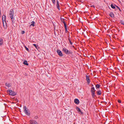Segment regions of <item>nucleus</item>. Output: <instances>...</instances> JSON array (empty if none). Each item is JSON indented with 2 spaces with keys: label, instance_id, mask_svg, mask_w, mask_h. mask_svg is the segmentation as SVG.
<instances>
[{
  "label": "nucleus",
  "instance_id": "15",
  "mask_svg": "<svg viewBox=\"0 0 124 124\" xmlns=\"http://www.w3.org/2000/svg\"><path fill=\"white\" fill-rule=\"evenodd\" d=\"M14 14V11L13 9H12L10 11L9 14Z\"/></svg>",
  "mask_w": 124,
  "mask_h": 124
},
{
  "label": "nucleus",
  "instance_id": "17",
  "mask_svg": "<svg viewBox=\"0 0 124 124\" xmlns=\"http://www.w3.org/2000/svg\"><path fill=\"white\" fill-rule=\"evenodd\" d=\"M5 85L7 87H9L11 86V84L8 83H6L5 84Z\"/></svg>",
  "mask_w": 124,
  "mask_h": 124
},
{
  "label": "nucleus",
  "instance_id": "20",
  "mask_svg": "<svg viewBox=\"0 0 124 124\" xmlns=\"http://www.w3.org/2000/svg\"><path fill=\"white\" fill-rule=\"evenodd\" d=\"M91 94L93 98H94L96 96L95 95V93H92Z\"/></svg>",
  "mask_w": 124,
  "mask_h": 124
},
{
  "label": "nucleus",
  "instance_id": "24",
  "mask_svg": "<svg viewBox=\"0 0 124 124\" xmlns=\"http://www.w3.org/2000/svg\"><path fill=\"white\" fill-rule=\"evenodd\" d=\"M117 9H118L120 11H122V8H116Z\"/></svg>",
  "mask_w": 124,
  "mask_h": 124
},
{
  "label": "nucleus",
  "instance_id": "38",
  "mask_svg": "<svg viewBox=\"0 0 124 124\" xmlns=\"http://www.w3.org/2000/svg\"><path fill=\"white\" fill-rule=\"evenodd\" d=\"M27 110H28V109H26V110H24V112H26V111H27Z\"/></svg>",
  "mask_w": 124,
  "mask_h": 124
},
{
  "label": "nucleus",
  "instance_id": "14",
  "mask_svg": "<svg viewBox=\"0 0 124 124\" xmlns=\"http://www.w3.org/2000/svg\"><path fill=\"white\" fill-rule=\"evenodd\" d=\"M2 21H6V16L5 15H3L2 16Z\"/></svg>",
  "mask_w": 124,
  "mask_h": 124
},
{
  "label": "nucleus",
  "instance_id": "29",
  "mask_svg": "<svg viewBox=\"0 0 124 124\" xmlns=\"http://www.w3.org/2000/svg\"><path fill=\"white\" fill-rule=\"evenodd\" d=\"M65 32L66 33H67V32H68L67 30V28H66L65 29Z\"/></svg>",
  "mask_w": 124,
  "mask_h": 124
},
{
  "label": "nucleus",
  "instance_id": "30",
  "mask_svg": "<svg viewBox=\"0 0 124 124\" xmlns=\"http://www.w3.org/2000/svg\"><path fill=\"white\" fill-rule=\"evenodd\" d=\"M38 118L37 116H36L34 117V118L35 119H37Z\"/></svg>",
  "mask_w": 124,
  "mask_h": 124
},
{
  "label": "nucleus",
  "instance_id": "34",
  "mask_svg": "<svg viewBox=\"0 0 124 124\" xmlns=\"http://www.w3.org/2000/svg\"><path fill=\"white\" fill-rule=\"evenodd\" d=\"M52 1L53 3H54L55 2V0H52Z\"/></svg>",
  "mask_w": 124,
  "mask_h": 124
},
{
  "label": "nucleus",
  "instance_id": "26",
  "mask_svg": "<svg viewBox=\"0 0 124 124\" xmlns=\"http://www.w3.org/2000/svg\"><path fill=\"white\" fill-rule=\"evenodd\" d=\"M121 23L123 24V25H124V21H121Z\"/></svg>",
  "mask_w": 124,
  "mask_h": 124
},
{
  "label": "nucleus",
  "instance_id": "41",
  "mask_svg": "<svg viewBox=\"0 0 124 124\" xmlns=\"http://www.w3.org/2000/svg\"><path fill=\"white\" fill-rule=\"evenodd\" d=\"M64 26L66 25V23H64Z\"/></svg>",
  "mask_w": 124,
  "mask_h": 124
},
{
  "label": "nucleus",
  "instance_id": "28",
  "mask_svg": "<svg viewBox=\"0 0 124 124\" xmlns=\"http://www.w3.org/2000/svg\"><path fill=\"white\" fill-rule=\"evenodd\" d=\"M26 109H27V108H26V106H24L23 107L24 110H26Z\"/></svg>",
  "mask_w": 124,
  "mask_h": 124
},
{
  "label": "nucleus",
  "instance_id": "36",
  "mask_svg": "<svg viewBox=\"0 0 124 124\" xmlns=\"http://www.w3.org/2000/svg\"><path fill=\"white\" fill-rule=\"evenodd\" d=\"M63 23L64 24V23H66L65 21H63Z\"/></svg>",
  "mask_w": 124,
  "mask_h": 124
},
{
  "label": "nucleus",
  "instance_id": "9",
  "mask_svg": "<svg viewBox=\"0 0 124 124\" xmlns=\"http://www.w3.org/2000/svg\"><path fill=\"white\" fill-rule=\"evenodd\" d=\"M76 109L79 112H80L82 114H83V112L78 107H77L76 108Z\"/></svg>",
  "mask_w": 124,
  "mask_h": 124
},
{
  "label": "nucleus",
  "instance_id": "5",
  "mask_svg": "<svg viewBox=\"0 0 124 124\" xmlns=\"http://www.w3.org/2000/svg\"><path fill=\"white\" fill-rule=\"evenodd\" d=\"M57 52L58 55L61 56H62L63 55L61 51L60 50L58 49L57 50Z\"/></svg>",
  "mask_w": 124,
  "mask_h": 124
},
{
  "label": "nucleus",
  "instance_id": "8",
  "mask_svg": "<svg viewBox=\"0 0 124 124\" xmlns=\"http://www.w3.org/2000/svg\"><path fill=\"white\" fill-rule=\"evenodd\" d=\"M74 102L77 104H78L79 103V100L77 99H75L74 100Z\"/></svg>",
  "mask_w": 124,
  "mask_h": 124
},
{
  "label": "nucleus",
  "instance_id": "25",
  "mask_svg": "<svg viewBox=\"0 0 124 124\" xmlns=\"http://www.w3.org/2000/svg\"><path fill=\"white\" fill-rule=\"evenodd\" d=\"M57 8H59V4L58 1H57Z\"/></svg>",
  "mask_w": 124,
  "mask_h": 124
},
{
  "label": "nucleus",
  "instance_id": "13",
  "mask_svg": "<svg viewBox=\"0 0 124 124\" xmlns=\"http://www.w3.org/2000/svg\"><path fill=\"white\" fill-rule=\"evenodd\" d=\"M96 93H97V95H101V91L100 90L97 91H96Z\"/></svg>",
  "mask_w": 124,
  "mask_h": 124
},
{
  "label": "nucleus",
  "instance_id": "21",
  "mask_svg": "<svg viewBox=\"0 0 124 124\" xmlns=\"http://www.w3.org/2000/svg\"><path fill=\"white\" fill-rule=\"evenodd\" d=\"M95 86L96 89L99 88L100 86V85L98 84H97Z\"/></svg>",
  "mask_w": 124,
  "mask_h": 124
},
{
  "label": "nucleus",
  "instance_id": "10",
  "mask_svg": "<svg viewBox=\"0 0 124 124\" xmlns=\"http://www.w3.org/2000/svg\"><path fill=\"white\" fill-rule=\"evenodd\" d=\"M95 89L94 87H93L91 88V92L92 93H95Z\"/></svg>",
  "mask_w": 124,
  "mask_h": 124
},
{
  "label": "nucleus",
  "instance_id": "12",
  "mask_svg": "<svg viewBox=\"0 0 124 124\" xmlns=\"http://www.w3.org/2000/svg\"><path fill=\"white\" fill-rule=\"evenodd\" d=\"M3 39L0 37V46L3 44Z\"/></svg>",
  "mask_w": 124,
  "mask_h": 124
},
{
  "label": "nucleus",
  "instance_id": "32",
  "mask_svg": "<svg viewBox=\"0 0 124 124\" xmlns=\"http://www.w3.org/2000/svg\"><path fill=\"white\" fill-rule=\"evenodd\" d=\"M118 102L119 103H121V101L120 100H118Z\"/></svg>",
  "mask_w": 124,
  "mask_h": 124
},
{
  "label": "nucleus",
  "instance_id": "2",
  "mask_svg": "<svg viewBox=\"0 0 124 124\" xmlns=\"http://www.w3.org/2000/svg\"><path fill=\"white\" fill-rule=\"evenodd\" d=\"M8 93L9 92V94L12 96H14L16 94V93L14 91L10 90H8L7 91Z\"/></svg>",
  "mask_w": 124,
  "mask_h": 124
},
{
  "label": "nucleus",
  "instance_id": "42",
  "mask_svg": "<svg viewBox=\"0 0 124 124\" xmlns=\"http://www.w3.org/2000/svg\"><path fill=\"white\" fill-rule=\"evenodd\" d=\"M93 86V84H92V85H91V86Z\"/></svg>",
  "mask_w": 124,
  "mask_h": 124
},
{
  "label": "nucleus",
  "instance_id": "22",
  "mask_svg": "<svg viewBox=\"0 0 124 124\" xmlns=\"http://www.w3.org/2000/svg\"><path fill=\"white\" fill-rule=\"evenodd\" d=\"M33 45L37 49H38L39 48L38 46H37L36 44H33Z\"/></svg>",
  "mask_w": 124,
  "mask_h": 124
},
{
  "label": "nucleus",
  "instance_id": "19",
  "mask_svg": "<svg viewBox=\"0 0 124 124\" xmlns=\"http://www.w3.org/2000/svg\"><path fill=\"white\" fill-rule=\"evenodd\" d=\"M35 24V22L34 21H32L31 22V24L30 25V26H34V25Z\"/></svg>",
  "mask_w": 124,
  "mask_h": 124
},
{
  "label": "nucleus",
  "instance_id": "40",
  "mask_svg": "<svg viewBox=\"0 0 124 124\" xmlns=\"http://www.w3.org/2000/svg\"><path fill=\"white\" fill-rule=\"evenodd\" d=\"M68 39V40H69V41H70V38H69Z\"/></svg>",
  "mask_w": 124,
  "mask_h": 124
},
{
  "label": "nucleus",
  "instance_id": "11",
  "mask_svg": "<svg viewBox=\"0 0 124 124\" xmlns=\"http://www.w3.org/2000/svg\"><path fill=\"white\" fill-rule=\"evenodd\" d=\"M109 15L111 17L113 18H114V15L113 13L112 12H111L109 14Z\"/></svg>",
  "mask_w": 124,
  "mask_h": 124
},
{
  "label": "nucleus",
  "instance_id": "18",
  "mask_svg": "<svg viewBox=\"0 0 124 124\" xmlns=\"http://www.w3.org/2000/svg\"><path fill=\"white\" fill-rule=\"evenodd\" d=\"M23 64H24L28 65V63H27V61L26 60L24 61L23 62Z\"/></svg>",
  "mask_w": 124,
  "mask_h": 124
},
{
  "label": "nucleus",
  "instance_id": "6",
  "mask_svg": "<svg viewBox=\"0 0 124 124\" xmlns=\"http://www.w3.org/2000/svg\"><path fill=\"white\" fill-rule=\"evenodd\" d=\"M9 17L11 19V20L13 23H14V14H9Z\"/></svg>",
  "mask_w": 124,
  "mask_h": 124
},
{
  "label": "nucleus",
  "instance_id": "33",
  "mask_svg": "<svg viewBox=\"0 0 124 124\" xmlns=\"http://www.w3.org/2000/svg\"><path fill=\"white\" fill-rule=\"evenodd\" d=\"M24 31H22V32H21V33H22V34H23L24 33Z\"/></svg>",
  "mask_w": 124,
  "mask_h": 124
},
{
  "label": "nucleus",
  "instance_id": "43",
  "mask_svg": "<svg viewBox=\"0 0 124 124\" xmlns=\"http://www.w3.org/2000/svg\"><path fill=\"white\" fill-rule=\"evenodd\" d=\"M58 8V9H59V10H60V8Z\"/></svg>",
  "mask_w": 124,
  "mask_h": 124
},
{
  "label": "nucleus",
  "instance_id": "35",
  "mask_svg": "<svg viewBox=\"0 0 124 124\" xmlns=\"http://www.w3.org/2000/svg\"><path fill=\"white\" fill-rule=\"evenodd\" d=\"M1 11L0 10V17H1Z\"/></svg>",
  "mask_w": 124,
  "mask_h": 124
},
{
  "label": "nucleus",
  "instance_id": "7",
  "mask_svg": "<svg viewBox=\"0 0 124 124\" xmlns=\"http://www.w3.org/2000/svg\"><path fill=\"white\" fill-rule=\"evenodd\" d=\"M86 80L87 81V83L88 84H89L90 81V79L89 77V76L86 75Z\"/></svg>",
  "mask_w": 124,
  "mask_h": 124
},
{
  "label": "nucleus",
  "instance_id": "1",
  "mask_svg": "<svg viewBox=\"0 0 124 124\" xmlns=\"http://www.w3.org/2000/svg\"><path fill=\"white\" fill-rule=\"evenodd\" d=\"M62 51L66 54H69L72 53V52L70 51V50H68L65 47L63 48Z\"/></svg>",
  "mask_w": 124,
  "mask_h": 124
},
{
  "label": "nucleus",
  "instance_id": "4",
  "mask_svg": "<svg viewBox=\"0 0 124 124\" xmlns=\"http://www.w3.org/2000/svg\"><path fill=\"white\" fill-rule=\"evenodd\" d=\"M30 122L31 124H38L36 121L33 120H30Z\"/></svg>",
  "mask_w": 124,
  "mask_h": 124
},
{
  "label": "nucleus",
  "instance_id": "44",
  "mask_svg": "<svg viewBox=\"0 0 124 124\" xmlns=\"http://www.w3.org/2000/svg\"><path fill=\"white\" fill-rule=\"evenodd\" d=\"M69 36H68V37L69 38Z\"/></svg>",
  "mask_w": 124,
  "mask_h": 124
},
{
  "label": "nucleus",
  "instance_id": "27",
  "mask_svg": "<svg viewBox=\"0 0 124 124\" xmlns=\"http://www.w3.org/2000/svg\"><path fill=\"white\" fill-rule=\"evenodd\" d=\"M111 7L112 8H115V6H114L112 4L111 5Z\"/></svg>",
  "mask_w": 124,
  "mask_h": 124
},
{
  "label": "nucleus",
  "instance_id": "3",
  "mask_svg": "<svg viewBox=\"0 0 124 124\" xmlns=\"http://www.w3.org/2000/svg\"><path fill=\"white\" fill-rule=\"evenodd\" d=\"M2 22L4 28L5 29H6L8 27V25L7 24L6 21Z\"/></svg>",
  "mask_w": 124,
  "mask_h": 124
},
{
  "label": "nucleus",
  "instance_id": "23",
  "mask_svg": "<svg viewBox=\"0 0 124 124\" xmlns=\"http://www.w3.org/2000/svg\"><path fill=\"white\" fill-rule=\"evenodd\" d=\"M24 47L25 48H26V50L28 51H29V49L26 46H24Z\"/></svg>",
  "mask_w": 124,
  "mask_h": 124
},
{
  "label": "nucleus",
  "instance_id": "16",
  "mask_svg": "<svg viewBox=\"0 0 124 124\" xmlns=\"http://www.w3.org/2000/svg\"><path fill=\"white\" fill-rule=\"evenodd\" d=\"M26 114L28 116L29 115H30V113L29 111L28 110H27V111H26V112H25Z\"/></svg>",
  "mask_w": 124,
  "mask_h": 124
},
{
  "label": "nucleus",
  "instance_id": "31",
  "mask_svg": "<svg viewBox=\"0 0 124 124\" xmlns=\"http://www.w3.org/2000/svg\"><path fill=\"white\" fill-rule=\"evenodd\" d=\"M69 42H70V44H71V45L72 44V43L71 41V40L69 41Z\"/></svg>",
  "mask_w": 124,
  "mask_h": 124
},
{
  "label": "nucleus",
  "instance_id": "39",
  "mask_svg": "<svg viewBox=\"0 0 124 124\" xmlns=\"http://www.w3.org/2000/svg\"><path fill=\"white\" fill-rule=\"evenodd\" d=\"M95 7L94 6H91L90 7Z\"/></svg>",
  "mask_w": 124,
  "mask_h": 124
},
{
  "label": "nucleus",
  "instance_id": "37",
  "mask_svg": "<svg viewBox=\"0 0 124 124\" xmlns=\"http://www.w3.org/2000/svg\"><path fill=\"white\" fill-rule=\"evenodd\" d=\"M64 27L65 28V29L66 28H67V25L65 26Z\"/></svg>",
  "mask_w": 124,
  "mask_h": 124
}]
</instances>
